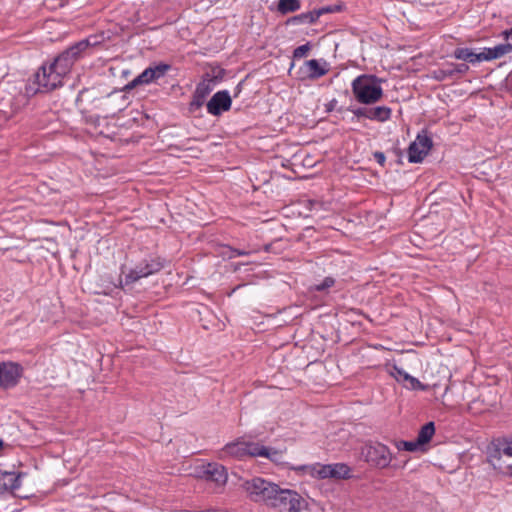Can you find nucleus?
Masks as SVG:
<instances>
[{"label": "nucleus", "mask_w": 512, "mask_h": 512, "mask_svg": "<svg viewBox=\"0 0 512 512\" xmlns=\"http://www.w3.org/2000/svg\"><path fill=\"white\" fill-rule=\"evenodd\" d=\"M331 471L330 464H315L311 467V475L319 479L331 478Z\"/></svg>", "instance_id": "obj_26"}, {"label": "nucleus", "mask_w": 512, "mask_h": 512, "mask_svg": "<svg viewBox=\"0 0 512 512\" xmlns=\"http://www.w3.org/2000/svg\"><path fill=\"white\" fill-rule=\"evenodd\" d=\"M212 89L213 88L210 84V81H203L196 86L195 93L206 99V97L211 93Z\"/></svg>", "instance_id": "obj_29"}, {"label": "nucleus", "mask_w": 512, "mask_h": 512, "mask_svg": "<svg viewBox=\"0 0 512 512\" xmlns=\"http://www.w3.org/2000/svg\"><path fill=\"white\" fill-rule=\"evenodd\" d=\"M391 109L387 106H377L373 108H369V120H375L378 122H385L391 117Z\"/></svg>", "instance_id": "obj_20"}, {"label": "nucleus", "mask_w": 512, "mask_h": 512, "mask_svg": "<svg viewBox=\"0 0 512 512\" xmlns=\"http://www.w3.org/2000/svg\"><path fill=\"white\" fill-rule=\"evenodd\" d=\"M204 102H205V98L194 92L192 100L189 105V110L196 111V110L200 109L203 106Z\"/></svg>", "instance_id": "obj_31"}, {"label": "nucleus", "mask_w": 512, "mask_h": 512, "mask_svg": "<svg viewBox=\"0 0 512 512\" xmlns=\"http://www.w3.org/2000/svg\"><path fill=\"white\" fill-rule=\"evenodd\" d=\"M311 50V45L310 43H306L304 45H301L299 47H297L294 51H293V58L295 59H300V58H303L305 57L308 52Z\"/></svg>", "instance_id": "obj_32"}, {"label": "nucleus", "mask_w": 512, "mask_h": 512, "mask_svg": "<svg viewBox=\"0 0 512 512\" xmlns=\"http://www.w3.org/2000/svg\"><path fill=\"white\" fill-rule=\"evenodd\" d=\"M341 11L340 5H329L325 7H321L319 9L313 10L314 14H317V20L320 16L327 14V13H334Z\"/></svg>", "instance_id": "obj_30"}, {"label": "nucleus", "mask_w": 512, "mask_h": 512, "mask_svg": "<svg viewBox=\"0 0 512 512\" xmlns=\"http://www.w3.org/2000/svg\"><path fill=\"white\" fill-rule=\"evenodd\" d=\"M21 473L6 471L0 468V492H13L21 486Z\"/></svg>", "instance_id": "obj_15"}, {"label": "nucleus", "mask_w": 512, "mask_h": 512, "mask_svg": "<svg viewBox=\"0 0 512 512\" xmlns=\"http://www.w3.org/2000/svg\"><path fill=\"white\" fill-rule=\"evenodd\" d=\"M22 375V368L14 362L0 363V388L9 389L17 385Z\"/></svg>", "instance_id": "obj_13"}, {"label": "nucleus", "mask_w": 512, "mask_h": 512, "mask_svg": "<svg viewBox=\"0 0 512 512\" xmlns=\"http://www.w3.org/2000/svg\"><path fill=\"white\" fill-rule=\"evenodd\" d=\"M353 114L360 118V117H363V118H367L368 119V115H369V108H365V107H359V108H356V109H350Z\"/></svg>", "instance_id": "obj_36"}, {"label": "nucleus", "mask_w": 512, "mask_h": 512, "mask_svg": "<svg viewBox=\"0 0 512 512\" xmlns=\"http://www.w3.org/2000/svg\"><path fill=\"white\" fill-rule=\"evenodd\" d=\"M225 249L228 250L229 253L223 252L224 255H227L229 259L238 257V256H246L249 255V252L239 249H234L229 246H225Z\"/></svg>", "instance_id": "obj_35"}, {"label": "nucleus", "mask_w": 512, "mask_h": 512, "mask_svg": "<svg viewBox=\"0 0 512 512\" xmlns=\"http://www.w3.org/2000/svg\"><path fill=\"white\" fill-rule=\"evenodd\" d=\"M337 103H338L337 99L333 98L327 104H325V111L328 113L332 112L336 108Z\"/></svg>", "instance_id": "obj_39"}, {"label": "nucleus", "mask_w": 512, "mask_h": 512, "mask_svg": "<svg viewBox=\"0 0 512 512\" xmlns=\"http://www.w3.org/2000/svg\"><path fill=\"white\" fill-rule=\"evenodd\" d=\"M163 267L164 262L162 258L149 256L143 259L125 275L124 284H133L142 278L158 273Z\"/></svg>", "instance_id": "obj_7"}, {"label": "nucleus", "mask_w": 512, "mask_h": 512, "mask_svg": "<svg viewBox=\"0 0 512 512\" xmlns=\"http://www.w3.org/2000/svg\"><path fill=\"white\" fill-rule=\"evenodd\" d=\"M254 454L257 455V457H265L270 459L271 461L278 462L282 455L279 451L265 447L263 445L258 444V449Z\"/></svg>", "instance_id": "obj_25"}, {"label": "nucleus", "mask_w": 512, "mask_h": 512, "mask_svg": "<svg viewBox=\"0 0 512 512\" xmlns=\"http://www.w3.org/2000/svg\"><path fill=\"white\" fill-rule=\"evenodd\" d=\"M505 40L507 41L505 44H500L501 46H509L511 47L512 52V28L510 30H505L503 32Z\"/></svg>", "instance_id": "obj_37"}, {"label": "nucleus", "mask_w": 512, "mask_h": 512, "mask_svg": "<svg viewBox=\"0 0 512 512\" xmlns=\"http://www.w3.org/2000/svg\"><path fill=\"white\" fill-rule=\"evenodd\" d=\"M453 75H464L469 71V66L466 63L454 64L451 63Z\"/></svg>", "instance_id": "obj_33"}, {"label": "nucleus", "mask_w": 512, "mask_h": 512, "mask_svg": "<svg viewBox=\"0 0 512 512\" xmlns=\"http://www.w3.org/2000/svg\"><path fill=\"white\" fill-rule=\"evenodd\" d=\"M89 38L92 39V37ZM93 39H96V36H93ZM91 42H96V44L98 43L96 40H91Z\"/></svg>", "instance_id": "obj_41"}, {"label": "nucleus", "mask_w": 512, "mask_h": 512, "mask_svg": "<svg viewBox=\"0 0 512 512\" xmlns=\"http://www.w3.org/2000/svg\"><path fill=\"white\" fill-rule=\"evenodd\" d=\"M374 159L377 161V163H379L381 166H384L385 164V161H386V157L384 155L383 152H375L374 153Z\"/></svg>", "instance_id": "obj_38"}, {"label": "nucleus", "mask_w": 512, "mask_h": 512, "mask_svg": "<svg viewBox=\"0 0 512 512\" xmlns=\"http://www.w3.org/2000/svg\"><path fill=\"white\" fill-rule=\"evenodd\" d=\"M317 21V14L313 11L301 13L287 20V25L313 24Z\"/></svg>", "instance_id": "obj_22"}, {"label": "nucleus", "mask_w": 512, "mask_h": 512, "mask_svg": "<svg viewBox=\"0 0 512 512\" xmlns=\"http://www.w3.org/2000/svg\"><path fill=\"white\" fill-rule=\"evenodd\" d=\"M96 42H91L90 38L83 39L61 54H59L49 65L64 78L71 70L76 61L82 57V53L90 46H95Z\"/></svg>", "instance_id": "obj_2"}, {"label": "nucleus", "mask_w": 512, "mask_h": 512, "mask_svg": "<svg viewBox=\"0 0 512 512\" xmlns=\"http://www.w3.org/2000/svg\"><path fill=\"white\" fill-rule=\"evenodd\" d=\"M502 454L508 457H512V438L499 442L494 451L489 454L488 461L493 465L495 469H503V465L500 462Z\"/></svg>", "instance_id": "obj_16"}, {"label": "nucleus", "mask_w": 512, "mask_h": 512, "mask_svg": "<svg viewBox=\"0 0 512 512\" xmlns=\"http://www.w3.org/2000/svg\"><path fill=\"white\" fill-rule=\"evenodd\" d=\"M335 284V279L333 277H326L320 284L315 286L316 291H324Z\"/></svg>", "instance_id": "obj_34"}, {"label": "nucleus", "mask_w": 512, "mask_h": 512, "mask_svg": "<svg viewBox=\"0 0 512 512\" xmlns=\"http://www.w3.org/2000/svg\"><path fill=\"white\" fill-rule=\"evenodd\" d=\"M501 471L512 476V464H507Z\"/></svg>", "instance_id": "obj_40"}, {"label": "nucleus", "mask_w": 512, "mask_h": 512, "mask_svg": "<svg viewBox=\"0 0 512 512\" xmlns=\"http://www.w3.org/2000/svg\"><path fill=\"white\" fill-rule=\"evenodd\" d=\"M382 82L383 79L370 74L356 77L351 85L355 99L365 105L378 102L383 96Z\"/></svg>", "instance_id": "obj_1"}, {"label": "nucleus", "mask_w": 512, "mask_h": 512, "mask_svg": "<svg viewBox=\"0 0 512 512\" xmlns=\"http://www.w3.org/2000/svg\"><path fill=\"white\" fill-rule=\"evenodd\" d=\"M277 486L278 485L272 482L258 477L247 480L243 484L245 492L252 501L264 502L266 504H269L272 495H275Z\"/></svg>", "instance_id": "obj_6"}, {"label": "nucleus", "mask_w": 512, "mask_h": 512, "mask_svg": "<svg viewBox=\"0 0 512 512\" xmlns=\"http://www.w3.org/2000/svg\"><path fill=\"white\" fill-rule=\"evenodd\" d=\"M435 434L434 422H428L423 425L417 435L418 443L425 445L430 442Z\"/></svg>", "instance_id": "obj_23"}, {"label": "nucleus", "mask_w": 512, "mask_h": 512, "mask_svg": "<svg viewBox=\"0 0 512 512\" xmlns=\"http://www.w3.org/2000/svg\"><path fill=\"white\" fill-rule=\"evenodd\" d=\"M258 449V443L236 440L228 443L221 450L220 458L232 457L238 460H244L248 457H257L254 452Z\"/></svg>", "instance_id": "obj_8"}, {"label": "nucleus", "mask_w": 512, "mask_h": 512, "mask_svg": "<svg viewBox=\"0 0 512 512\" xmlns=\"http://www.w3.org/2000/svg\"><path fill=\"white\" fill-rule=\"evenodd\" d=\"M310 204H311V205H315V204H317V202H315V201H310Z\"/></svg>", "instance_id": "obj_43"}, {"label": "nucleus", "mask_w": 512, "mask_h": 512, "mask_svg": "<svg viewBox=\"0 0 512 512\" xmlns=\"http://www.w3.org/2000/svg\"><path fill=\"white\" fill-rule=\"evenodd\" d=\"M390 374L399 382H403L406 387L413 390H424V385L415 377L409 375L403 368L393 365Z\"/></svg>", "instance_id": "obj_17"}, {"label": "nucleus", "mask_w": 512, "mask_h": 512, "mask_svg": "<svg viewBox=\"0 0 512 512\" xmlns=\"http://www.w3.org/2000/svg\"><path fill=\"white\" fill-rule=\"evenodd\" d=\"M197 476L206 480L214 482L217 486L226 484L228 474L225 467L219 463H206L197 467Z\"/></svg>", "instance_id": "obj_10"}, {"label": "nucleus", "mask_w": 512, "mask_h": 512, "mask_svg": "<svg viewBox=\"0 0 512 512\" xmlns=\"http://www.w3.org/2000/svg\"><path fill=\"white\" fill-rule=\"evenodd\" d=\"M3 445H4V442H3V440H2V439H0V448H2V447H3Z\"/></svg>", "instance_id": "obj_42"}, {"label": "nucleus", "mask_w": 512, "mask_h": 512, "mask_svg": "<svg viewBox=\"0 0 512 512\" xmlns=\"http://www.w3.org/2000/svg\"><path fill=\"white\" fill-rule=\"evenodd\" d=\"M453 57L471 64L480 62V55L470 48H456L453 52Z\"/></svg>", "instance_id": "obj_19"}, {"label": "nucleus", "mask_w": 512, "mask_h": 512, "mask_svg": "<svg viewBox=\"0 0 512 512\" xmlns=\"http://www.w3.org/2000/svg\"><path fill=\"white\" fill-rule=\"evenodd\" d=\"M268 505L288 512H301L306 508L307 503L297 492L289 489H280L277 486L275 495H272Z\"/></svg>", "instance_id": "obj_5"}, {"label": "nucleus", "mask_w": 512, "mask_h": 512, "mask_svg": "<svg viewBox=\"0 0 512 512\" xmlns=\"http://www.w3.org/2000/svg\"><path fill=\"white\" fill-rule=\"evenodd\" d=\"M432 146V139L427 135L426 131H422L408 147V161L410 163L422 162Z\"/></svg>", "instance_id": "obj_9"}, {"label": "nucleus", "mask_w": 512, "mask_h": 512, "mask_svg": "<svg viewBox=\"0 0 512 512\" xmlns=\"http://www.w3.org/2000/svg\"><path fill=\"white\" fill-rule=\"evenodd\" d=\"M331 478L349 479L351 478V468L345 463L330 464Z\"/></svg>", "instance_id": "obj_21"}, {"label": "nucleus", "mask_w": 512, "mask_h": 512, "mask_svg": "<svg viewBox=\"0 0 512 512\" xmlns=\"http://www.w3.org/2000/svg\"><path fill=\"white\" fill-rule=\"evenodd\" d=\"M363 460L372 468L386 469L391 466L393 453L390 448L379 441H367L360 450Z\"/></svg>", "instance_id": "obj_3"}, {"label": "nucleus", "mask_w": 512, "mask_h": 512, "mask_svg": "<svg viewBox=\"0 0 512 512\" xmlns=\"http://www.w3.org/2000/svg\"><path fill=\"white\" fill-rule=\"evenodd\" d=\"M452 77H454V75L451 63L446 64L443 68H440L434 72V78L438 81H443Z\"/></svg>", "instance_id": "obj_27"}, {"label": "nucleus", "mask_w": 512, "mask_h": 512, "mask_svg": "<svg viewBox=\"0 0 512 512\" xmlns=\"http://www.w3.org/2000/svg\"><path fill=\"white\" fill-rule=\"evenodd\" d=\"M422 446L421 443H418V439L414 441H399L396 443V447L398 450H405L409 452H414L419 449V447Z\"/></svg>", "instance_id": "obj_28"}, {"label": "nucleus", "mask_w": 512, "mask_h": 512, "mask_svg": "<svg viewBox=\"0 0 512 512\" xmlns=\"http://www.w3.org/2000/svg\"><path fill=\"white\" fill-rule=\"evenodd\" d=\"M330 70L329 63L324 59H310L304 62L299 70L301 79L316 80Z\"/></svg>", "instance_id": "obj_12"}, {"label": "nucleus", "mask_w": 512, "mask_h": 512, "mask_svg": "<svg viewBox=\"0 0 512 512\" xmlns=\"http://www.w3.org/2000/svg\"><path fill=\"white\" fill-rule=\"evenodd\" d=\"M301 7L299 0H279L277 10L282 15L295 12Z\"/></svg>", "instance_id": "obj_24"}, {"label": "nucleus", "mask_w": 512, "mask_h": 512, "mask_svg": "<svg viewBox=\"0 0 512 512\" xmlns=\"http://www.w3.org/2000/svg\"><path fill=\"white\" fill-rule=\"evenodd\" d=\"M170 69L168 64H158L153 67L146 68L140 75L134 78L131 82H129L125 89L131 90L138 85L142 84H150L159 78L163 77L166 72Z\"/></svg>", "instance_id": "obj_11"}, {"label": "nucleus", "mask_w": 512, "mask_h": 512, "mask_svg": "<svg viewBox=\"0 0 512 512\" xmlns=\"http://www.w3.org/2000/svg\"><path fill=\"white\" fill-rule=\"evenodd\" d=\"M232 100L226 90L216 92L208 101L206 107L208 113L214 116L220 115L231 108Z\"/></svg>", "instance_id": "obj_14"}, {"label": "nucleus", "mask_w": 512, "mask_h": 512, "mask_svg": "<svg viewBox=\"0 0 512 512\" xmlns=\"http://www.w3.org/2000/svg\"><path fill=\"white\" fill-rule=\"evenodd\" d=\"M511 52V47L501 46L500 44L492 48H484L480 55V62L491 61L494 59L501 58L502 56Z\"/></svg>", "instance_id": "obj_18"}, {"label": "nucleus", "mask_w": 512, "mask_h": 512, "mask_svg": "<svg viewBox=\"0 0 512 512\" xmlns=\"http://www.w3.org/2000/svg\"><path fill=\"white\" fill-rule=\"evenodd\" d=\"M63 84V78L50 65H42L34 75V80L28 85L27 91L47 93Z\"/></svg>", "instance_id": "obj_4"}]
</instances>
